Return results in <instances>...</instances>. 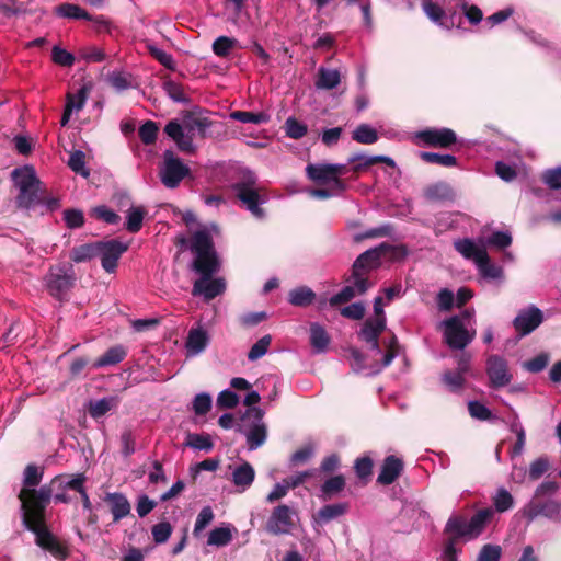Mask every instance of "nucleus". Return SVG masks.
I'll use <instances>...</instances> for the list:
<instances>
[{
    "label": "nucleus",
    "mask_w": 561,
    "mask_h": 561,
    "mask_svg": "<svg viewBox=\"0 0 561 561\" xmlns=\"http://www.w3.org/2000/svg\"><path fill=\"white\" fill-rule=\"evenodd\" d=\"M19 500L23 526L35 535L36 545L56 558H64L66 556L65 547L45 523V511L54 501L50 483H45L39 489H30L25 497L21 496Z\"/></svg>",
    "instance_id": "1"
},
{
    "label": "nucleus",
    "mask_w": 561,
    "mask_h": 561,
    "mask_svg": "<svg viewBox=\"0 0 561 561\" xmlns=\"http://www.w3.org/2000/svg\"><path fill=\"white\" fill-rule=\"evenodd\" d=\"M190 250L194 254L193 268L201 275L193 285L192 294L209 301L226 290L224 278L211 277L219 271L220 262L214 249L209 228H201L194 232Z\"/></svg>",
    "instance_id": "2"
},
{
    "label": "nucleus",
    "mask_w": 561,
    "mask_h": 561,
    "mask_svg": "<svg viewBox=\"0 0 561 561\" xmlns=\"http://www.w3.org/2000/svg\"><path fill=\"white\" fill-rule=\"evenodd\" d=\"M13 184L18 190L15 206L27 214L44 216L60 207V199L47 195L46 190L31 165L16 168L11 173Z\"/></svg>",
    "instance_id": "3"
},
{
    "label": "nucleus",
    "mask_w": 561,
    "mask_h": 561,
    "mask_svg": "<svg viewBox=\"0 0 561 561\" xmlns=\"http://www.w3.org/2000/svg\"><path fill=\"white\" fill-rule=\"evenodd\" d=\"M494 515L492 508L479 510L470 519L461 515H451L444 528V533L455 541H471L477 539L485 529Z\"/></svg>",
    "instance_id": "4"
},
{
    "label": "nucleus",
    "mask_w": 561,
    "mask_h": 561,
    "mask_svg": "<svg viewBox=\"0 0 561 561\" xmlns=\"http://www.w3.org/2000/svg\"><path fill=\"white\" fill-rule=\"evenodd\" d=\"M256 178L253 172L247 170L242 181L233 185V191L242 205L257 219L264 217L261 205L267 202V195L255 186Z\"/></svg>",
    "instance_id": "5"
},
{
    "label": "nucleus",
    "mask_w": 561,
    "mask_h": 561,
    "mask_svg": "<svg viewBox=\"0 0 561 561\" xmlns=\"http://www.w3.org/2000/svg\"><path fill=\"white\" fill-rule=\"evenodd\" d=\"M264 412L260 408L248 409L240 424V432L245 436L250 450L261 447L267 437V428L263 421Z\"/></svg>",
    "instance_id": "6"
},
{
    "label": "nucleus",
    "mask_w": 561,
    "mask_h": 561,
    "mask_svg": "<svg viewBox=\"0 0 561 561\" xmlns=\"http://www.w3.org/2000/svg\"><path fill=\"white\" fill-rule=\"evenodd\" d=\"M386 330V322L382 320H376L371 318H367L358 332V337L370 344L371 351H374L377 355H381L382 362L381 364L377 365L375 368H373L368 374H376L379 373L382 368L389 366L391 362L393 360L396 354L391 350H389L387 353L382 354L378 339L379 335Z\"/></svg>",
    "instance_id": "7"
},
{
    "label": "nucleus",
    "mask_w": 561,
    "mask_h": 561,
    "mask_svg": "<svg viewBox=\"0 0 561 561\" xmlns=\"http://www.w3.org/2000/svg\"><path fill=\"white\" fill-rule=\"evenodd\" d=\"M445 343L453 350H463L472 342L476 330L468 328L460 317H450L440 323Z\"/></svg>",
    "instance_id": "8"
},
{
    "label": "nucleus",
    "mask_w": 561,
    "mask_h": 561,
    "mask_svg": "<svg viewBox=\"0 0 561 561\" xmlns=\"http://www.w3.org/2000/svg\"><path fill=\"white\" fill-rule=\"evenodd\" d=\"M75 270L69 263H60L51 266L45 277L49 294L61 299L75 284Z\"/></svg>",
    "instance_id": "9"
},
{
    "label": "nucleus",
    "mask_w": 561,
    "mask_h": 561,
    "mask_svg": "<svg viewBox=\"0 0 561 561\" xmlns=\"http://www.w3.org/2000/svg\"><path fill=\"white\" fill-rule=\"evenodd\" d=\"M188 172V167L172 151L164 152L163 165L160 171L161 182L164 186L169 188L176 187Z\"/></svg>",
    "instance_id": "10"
},
{
    "label": "nucleus",
    "mask_w": 561,
    "mask_h": 561,
    "mask_svg": "<svg viewBox=\"0 0 561 561\" xmlns=\"http://www.w3.org/2000/svg\"><path fill=\"white\" fill-rule=\"evenodd\" d=\"M128 249V244L116 239L98 241V255L102 267L107 273H113L122 254Z\"/></svg>",
    "instance_id": "11"
},
{
    "label": "nucleus",
    "mask_w": 561,
    "mask_h": 561,
    "mask_svg": "<svg viewBox=\"0 0 561 561\" xmlns=\"http://www.w3.org/2000/svg\"><path fill=\"white\" fill-rule=\"evenodd\" d=\"M308 179L319 185H328L337 191H345L346 184L343 180H335L330 163H309L306 167Z\"/></svg>",
    "instance_id": "12"
},
{
    "label": "nucleus",
    "mask_w": 561,
    "mask_h": 561,
    "mask_svg": "<svg viewBox=\"0 0 561 561\" xmlns=\"http://www.w3.org/2000/svg\"><path fill=\"white\" fill-rule=\"evenodd\" d=\"M543 321L542 311L536 306H529L522 309L513 321L515 330L520 336H525L535 331Z\"/></svg>",
    "instance_id": "13"
},
{
    "label": "nucleus",
    "mask_w": 561,
    "mask_h": 561,
    "mask_svg": "<svg viewBox=\"0 0 561 561\" xmlns=\"http://www.w3.org/2000/svg\"><path fill=\"white\" fill-rule=\"evenodd\" d=\"M416 138L431 147L448 148L457 141L456 133L450 128H427L416 134Z\"/></svg>",
    "instance_id": "14"
},
{
    "label": "nucleus",
    "mask_w": 561,
    "mask_h": 561,
    "mask_svg": "<svg viewBox=\"0 0 561 561\" xmlns=\"http://www.w3.org/2000/svg\"><path fill=\"white\" fill-rule=\"evenodd\" d=\"M113 202L121 211H128L126 229L130 232L140 231V206H134L130 195L126 191H117Z\"/></svg>",
    "instance_id": "15"
},
{
    "label": "nucleus",
    "mask_w": 561,
    "mask_h": 561,
    "mask_svg": "<svg viewBox=\"0 0 561 561\" xmlns=\"http://www.w3.org/2000/svg\"><path fill=\"white\" fill-rule=\"evenodd\" d=\"M486 373L490 383L493 388H502L507 386L512 380L508 371L507 362L497 355H492L486 360Z\"/></svg>",
    "instance_id": "16"
},
{
    "label": "nucleus",
    "mask_w": 561,
    "mask_h": 561,
    "mask_svg": "<svg viewBox=\"0 0 561 561\" xmlns=\"http://www.w3.org/2000/svg\"><path fill=\"white\" fill-rule=\"evenodd\" d=\"M293 527V511L287 505L275 507L267 520L266 528L274 535L288 534Z\"/></svg>",
    "instance_id": "17"
},
{
    "label": "nucleus",
    "mask_w": 561,
    "mask_h": 561,
    "mask_svg": "<svg viewBox=\"0 0 561 561\" xmlns=\"http://www.w3.org/2000/svg\"><path fill=\"white\" fill-rule=\"evenodd\" d=\"M82 474L83 473H76L72 476L57 474L49 481L51 490L54 492V502L56 504H68L71 502L72 499L67 494V491H75V486L72 484L75 481H80Z\"/></svg>",
    "instance_id": "18"
},
{
    "label": "nucleus",
    "mask_w": 561,
    "mask_h": 561,
    "mask_svg": "<svg viewBox=\"0 0 561 561\" xmlns=\"http://www.w3.org/2000/svg\"><path fill=\"white\" fill-rule=\"evenodd\" d=\"M371 286L366 277H353V284L343 287L337 294L330 298V305L336 306L347 302L357 295H363Z\"/></svg>",
    "instance_id": "19"
},
{
    "label": "nucleus",
    "mask_w": 561,
    "mask_h": 561,
    "mask_svg": "<svg viewBox=\"0 0 561 561\" xmlns=\"http://www.w3.org/2000/svg\"><path fill=\"white\" fill-rule=\"evenodd\" d=\"M454 247L465 259L472 260L474 263L486 254L484 238L458 239L454 242Z\"/></svg>",
    "instance_id": "20"
},
{
    "label": "nucleus",
    "mask_w": 561,
    "mask_h": 561,
    "mask_svg": "<svg viewBox=\"0 0 561 561\" xmlns=\"http://www.w3.org/2000/svg\"><path fill=\"white\" fill-rule=\"evenodd\" d=\"M164 133L175 142L180 151L193 153L196 146L192 137L186 134L179 122L171 121L164 127Z\"/></svg>",
    "instance_id": "21"
},
{
    "label": "nucleus",
    "mask_w": 561,
    "mask_h": 561,
    "mask_svg": "<svg viewBox=\"0 0 561 561\" xmlns=\"http://www.w3.org/2000/svg\"><path fill=\"white\" fill-rule=\"evenodd\" d=\"M209 343V334L206 329L201 325L193 327L187 334L185 342L186 354L190 357L197 356L203 353Z\"/></svg>",
    "instance_id": "22"
},
{
    "label": "nucleus",
    "mask_w": 561,
    "mask_h": 561,
    "mask_svg": "<svg viewBox=\"0 0 561 561\" xmlns=\"http://www.w3.org/2000/svg\"><path fill=\"white\" fill-rule=\"evenodd\" d=\"M380 263V250L369 249L362 253L353 264L352 277H365V275L378 267Z\"/></svg>",
    "instance_id": "23"
},
{
    "label": "nucleus",
    "mask_w": 561,
    "mask_h": 561,
    "mask_svg": "<svg viewBox=\"0 0 561 561\" xmlns=\"http://www.w3.org/2000/svg\"><path fill=\"white\" fill-rule=\"evenodd\" d=\"M56 15L71 20H88L94 21L100 25H105L106 21L102 15L92 18L84 9L73 3H62L55 8Z\"/></svg>",
    "instance_id": "24"
},
{
    "label": "nucleus",
    "mask_w": 561,
    "mask_h": 561,
    "mask_svg": "<svg viewBox=\"0 0 561 561\" xmlns=\"http://www.w3.org/2000/svg\"><path fill=\"white\" fill-rule=\"evenodd\" d=\"M422 9L426 16L437 26L446 30L453 27V18H448L445 10L433 0H422Z\"/></svg>",
    "instance_id": "25"
},
{
    "label": "nucleus",
    "mask_w": 561,
    "mask_h": 561,
    "mask_svg": "<svg viewBox=\"0 0 561 561\" xmlns=\"http://www.w3.org/2000/svg\"><path fill=\"white\" fill-rule=\"evenodd\" d=\"M403 470V462L396 456H388L382 466L377 481L380 484L388 485L397 480Z\"/></svg>",
    "instance_id": "26"
},
{
    "label": "nucleus",
    "mask_w": 561,
    "mask_h": 561,
    "mask_svg": "<svg viewBox=\"0 0 561 561\" xmlns=\"http://www.w3.org/2000/svg\"><path fill=\"white\" fill-rule=\"evenodd\" d=\"M234 534H237V528L234 526L228 523L222 524L209 531L207 545L214 547L228 546L232 541Z\"/></svg>",
    "instance_id": "27"
},
{
    "label": "nucleus",
    "mask_w": 561,
    "mask_h": 561,
    "mask_svg": "<svg viewBox=\"0 0 561 561\" xmlns=\"http://www.w3.org/2000/svg\"><path fill=\"white\" fill-rule=\"evenodd\" d=\"M255 478L254 468L249 462H243L232 470V482L240 492L248 490Z\"/></svg>",
    "instance_id": "28"
},
{
    "label": "nucleus",
    "mask_w": 561,
    "mask_h": 561,
    "mask_svg": "<svg viewBox=\"0 0 561 561\" xmlns=\"http://www.w3.org/2000/svg\"><path fill=\"white\" fill-rule=\"evenodd\" d=\"M310 345L314 353L322 354L328 351L331 337L323 325L318 322L310 324Z\"/></svg>",
    "instance_id": "29"
},
{
    "label": "nucleus",
    "mask_w": 561,
    "mask_h": 561,
    "mask_svg": "<svg viewBox=\"0 0 561 561\" xmlns=\"http://www.w3.org/2000/svg\"><path fill=\"white\" fill-rule=\"evenodd\" d=\"M44 476V469L30 463L25 467L23 472V489L19 493V499L24 496L30 492V489H34L38 486L42 482Z\"/></svg>",
    "instance_id": "30"
},
{
    "label": "nucleus",
    "mask_w": 561,
    "mask_h": 561,
    "mask_svg": "<svg viewBox=\"0 0 561 561\" xmlns=\"http://www.w3.org/2000/svg\"><path fill=\"white\" fill-rule=\"evenodd\" d=\"M106 501L115 522L126 517L130 513V504L122 493H111L107 495Z\"/></svg>",
    "instance_id": "31"
},
{
    "label": "nucleus",
    "mask_w": 561,
    "mask_h": 561,
    "mask_svg": "<svg viewBox=\"0 0 561 561\" xmlns=\"http://www.w3.org/2000/svg\"><path fill=\"white\" fill-rule=\"evenodd\" d=\"M341 82L340 71L336 69H330L320 67L318 70V78L316 80V88L319 90H332L336 88Z\"/></svg>",
    "instance_id": "32"
},
{
    "label": "nucleus",
    "mask_w": 561,
    "mask_h": 561,
    "mask_svg": "<svg viewBox=\"0 0 561 561\" xmlns=\"http://www.w3.org/2000/svg\"><path fill=\"white\" fill-rule=\"evenodd\" d=\"M126 356V352L123 346L116 345L108 348L102 356H100L94 363V368L110 367L119 364Z\"/></svg>",
    "instance_id": "33"
},
{
    "label": "nucleus",
    "mask_w": 561,
    "mask_h": 561,
    "mask_svg": "<svg viewBox=\"0 0 561 561\" xmlns=\"http://www.w3.org/2000/svg\"><path fill=\"white\" fill-rule=\"evenodd\" d=\"M346 511L347 504L345 503L324 505L318 511L317 515L314 516V520L318 524H325L332 519L342 516L343 514L346 513Z\"/></svg>",
    "instance_id": "34"
},
{
    "label": "nucleus",
    "mask_w": 561,
    "mask_h": 561,
    "mask_svg": "<svg viewBox=\"0 0 561 561\" xmlns=\"http://www.w3.org/2000/svg\"><path fill=\"white\" fill-rule=\"evenodd\" d=\"M98 255V241L76 245L70 251V259L75 263L88 262Z\"/></svg>",
    "instance_id": "35"
},
{
    "label": "nucleus",
    "mask_w": 561,
    "mask_h": 561,
    "mask_svg": "<svg viewBox=\"0 0 561 561\" xmlns=\"http://www.w3.org/2000/svg\"><path fill=\"white\" fill-rule=\"evenodd\" d=\"M314 298V291L307 286L296 287L288 294V302L296 307H307L312 304Z\"/></svg>",
    "instance_id": "36"
},
{
    "label": "nucleus",
    "mask_w": 561,
    "mask_h": 561,
    "mask_svg": "<svg viewBox=\"0 0 561 561\" xmlns=\"http://www.w3.org/2000/svg\"><path fill=\"white\" fill-rule=\"evenodd\" d=\"M345 488V479L342 474L333 476L324 481L320 488V496L327 501L342 492Z\"/></svg>",
    "instance_id": "37"
},
{
    "label": "nucleus",
    "mask_w": 561,
    "mask_h": 561,
    "mask_svg": "<svg viewBox=\"0 0 561 561\" xmlns=\"http://www.w3.org/2000/svg\"><path fill=\"white\" fill-rule=\"evenodd\" d=\"M185 119L188 123V129L195 130L196 137L199 138H206L208 130L213 126L211 119L204 115H188Z\"/></svg>",
    "instance_id": "38"
},
{
    "label": "nucleus",
    "mask_w": 561,
    "mask_h": 561,
    "mask_svg": "<svg viewBox=\"0 0 561 561\" xmlns=\"http://www.w3.org/2000/svg\"><path fill=\"white\" fill-rule=\"evenodd\" d=\"M230 118L244 123V124H265L271 119L270 114L265 112H245V111H234L230 113Z\"/></svg>",
    "instance_id": "39"
},
{
    "label": "nucleus",
    "mask_w": 561,
    "mask_h": 561,
    "mask_svg": "<svg viewBox=\"0 0 561 561\" xmlns=\"http://www.w3.org/2000/svg\"><path fill=\"white\" fill-rule=\"evenodd\" d=\"M479 273L489 279H501L503 277V270L501 266L491 263L488 253L476 263Z\"/></svg>",
    "instance_id": "40"
},
{
    "label": "nucleus",
    "mask_w": 561,
    "mask_h": 561,
    "mask_svg": "<svg viewBox=\"0 0 561 561\" xmlns=\"http://www.w3.org/2000/svg\"><path fill=\"white\" fill-rule=\"evenodd\" d=\"M183 220L184 222L187 225L190 231H191V237L188 240H186L185 238H181L179 240V242L182 244V245H187V248L190 249V245H191V241H192V238H193V234L195 231H197L198 229L201 228H209V232H210V238L213 239V232L216 231V226L215 225H197L196 224V216L193 211L191 210H187L183 214Z\"/></svg>",
    "instance_id": "41"
},
{
    "label": "nucleus",
    "mask_w": 561,
    "mask_h": 561,
    "mask_svg": "<svg viewBox=\"0 0 561 561\" xmlns=\"http://www.w3.org/2000/svg\"><path fill=\"white\" fill-rule=\"evenodd\" d=\"M352 137L355 141L364 145H371L378 140L376 129L368 124L358 125L354 129Z\"/></svg>",
    "instance_id": "42"
},
{
    "label": "nucleus",
    "mask_w": 561,
    "mask_h": 561,
    "mask_svg": "<svg viewBox=\"0 0 561 561\" xmlns=\"http://www.w3.org/2000/svg\"><path fill=\"white\" fill-rule=\"evenodd\" d=\"M420 157L423 161L432 164H438L446 168H453L457 165V158L453 154L422 151Z\"/></svg>",
    "instance_id": "43"
},
{
    "label": "nucleus",
    "mask_w": 561,
    "mask_h": 561,
    "mask_svg": "<svg viewBox=\"0 0 561 561\" xmlns=\"http://www.w3.org/2000/svg\"><path fill=\"white\" fill-rule=\"evenodd\" d=\"M538 514L546 516L549 519L560 520L561 519V504L557 501H547L540 505V507L529 514V518L533 519Z\"/></svg>",
    "instance_id": "44"
},
{
    "label": "nucleus",
    "mask_w": 561,
    "mask_h": 561,
    "mask_svg": "<svg viewBox=\"0 0 561 561\" xmlns=\"http://www.w3.org/2000/svg\"><path fill=\"white\" fill-rule=\"evenodd\" d=\"M91 216L107 224L118 225L121 217L106 205H99L91 209Z\"/></svg>",
    "instance_id": "45"
},
{
    "label": "nucleus",
    "mask_w": 561,
    "mask_h": 561,
    "mask_svg": "<svg viewBox=\"0 0 561 561\" xmlns=\"http://www.w3.org/2000/svg\"><path fill=\"white\" fill-rule=\"evenodd\" d=\"M62 219L68 229H79L84 225V215L81 209L67 208L62 211Z\"/></svg>",
    "instance_id": "46"
},
{
    "label": "nucleus",
    "mask_w": 561,
    "mask_h": 561,
    "mask_svg": "<svg viewBox=\"0 0 561 561\" xmlns=\"http://www.w3.org/2000/svg\"><path fill=\"white\" fill-rule=\"evenodd\" d=\"M468 411L470 416L478 421H492L495 419L491 410L477 400L468 402Z\"/></svg>",
    "instance_id": "47"
},
{
    "label": "nucleus",
    "mask_w": 561,
    "mask_h": 561,
    "mask_svg": "<svg viewBox=\"0 0 561 561\" xmlns=\"http://www.w3.org/2000/svg\"><path fill=\"white\" fill-rule=\"evenodd\" d=\"M68 165L75 173L80 174L83 178H88L90 175V172L85 167V153L82 150H75L71 152Z\"/></svg>",
    "instance_id": "48"
},
{
    "label": "nucleus",
    "mask_w": 561,
    "mask_h": 561,
    "mask_svg": "<svg viewBox=\"0 0 561 561\" xmlns=\"http://www.w3.org/2000/svg\"><path fill=\"white\" fill-rule=\"evenodd\" d=\"M186 446L196 450L209 451L213 449L214 444L208 434H188L186 438Z\"/></svg>",
    "instance_id": "49"
},
{
    "label": "nucleus",
    "mask_w": 561,
    "mask_h": 561,
    "mask_svg": "<svg viewBox=\"0 0 561 561\" xmlns=\"http://www.w3.org/2000/svg\"><path fill=\"white\" fill-rule=\"evenodd\" d=\"M442 381L449 391L458 392L465 383V375L456 370H448L443 374Z\"/></svg>",
    "instance_id": "50"
},
{
    "label": "nucleus",
    "mask_w": 561,
    "mask_h": 561,
    "mask_svg": "<svg viewBox=\"0 0 561 561\" xmlns=\"http://www.w3.org/2000/svg\"><path fill=\"white\" fill-rule=\"evenodd\" d=\"M163 89L168 96L172 99L174 102L183 104L190 102V99L185 94L184 89L180 83L172 80H168L163 83Z\"/></svg>",
    "instance_id": "51"
},
{
    "label": "nucleus",
    "mask_w": 561,
    "mask_h": 561,
    "mask_svg": "<svg viewBox=\"0 0 561 561\" xmlns=\"http://www.w3.org/2000/svg\"><path fill=\"white\" fill-rule=\"evenodd\" d=\"M215 515L210 506H204L196 517L193 535L198 537L202 531L214 520Z\"/></svg>",
    "instance_id": "52"
},
{
    "label": "nucleus",
    "mask_w": 561,
    "mask_h": 561,
    "mask_svg": "<svg viewBox=\"0 0 561 561\" xmlns=\"http://www.w3.org/2000/svg\"><path fill=\"white\" fill-rule=\"evenodd\" d=\"M238 44V41L228 36H219L213 43V51L219 57H226L229 55Z\"/></svg>",
    "instance_id": "53"
},
{
    "label": "nucleus",
    "mask_w": 561,
    "mask_h": 561,
    "mask_svg": "<svg viewBox=\"0 0 561 561\" xmlns=\"http://www.w3.org/2000/svg\"><path fill=\"white\" fill-rule=\"evenodd\" d=\"M485 248L493 247L496 249H505L512 243V236L507 231H494L488 238H484Z\"/></svg>",
    "instance_id": "54"
},
{
    "label": "nucleus",
    "mask_w": 561,
    "mask_h": 561,
    "mask_svg": "<svg viewBox=\"0 0 561 561\" xmlns=\"http://www.w3.org/2000/svg\"><path fill=\"white\" fill-rule=\"evenodd\" d=\"M307 125L295 117H288L285 122V131L289 138L300 139L307 134Z\"/></svg>",
    "instance_id": "55"
},
{
    "label": "nucleus",
    "mask_w": 561,
    "mask_h": 561,
    "mask_svg": "<svg viewBox=\"0 0 561 561\" xmlns=\"http://www.w3.org/2000/svg\"><path fill=\"white\" fill-rule=\"evenodd\" d=\"M511 431L516 434V443L512 449V456H519L524 451L526 443V433L518 420H515L511 424Z\"/></svg>",
    "instance_id": "56"
},
{
    "label": "nucleus",
    "mask_w": 561,
    "mask_h": 561,
    "mask_svg": "<svg viewBox=\"0 0 561 561\" xmlns=\"http://www.w3.org/2000/svg\"><path fill=\"white\" fill-rule=\"evenodd\" d=\"M502 557V548L499 545H483L477 556L476 561H500Z\"/></svg>",
    "instance_id": "57"
},
{
    "label": "nucleus",
    "mask_w": 561,
    "mask_h": 561,
    "mask_svg": "<svg viewBox=\"0 0 561 561\" xmlns=\"http://www.w3.org/2000/svg\"><path fill=\"white\" fill-rule=\"evenodd\" d=\"M147 48L150 53V55L158 60L161 65H163L169 70L175 69V61L173 60V57L164 51L163 49L157 47L156 45L148 44Z\"/></svg>",
    "instance_id": "58"
},
{
    "label": "nucleus",
    "mask_w": 561,
    "mask_h": 561,
    "mask_svg": "<svg viewBox=\"0 0 561 561\" xmlns=\"http://www.w3.org/2000/svg\"><path fill=\"white\" fill-rule=\"evenodd\" d=\"M271 341L272 339L270 335H264L256 343H254L248 353L249 360L254 362L263 357L267 353Z\"/></svg>",
    "instance_id": "59"
},
{
    "label": "nucleus",
    "mask_w": 561,
    "mask_h": 561,
    "mask_svg": "<svg viewBox=\"0 0 561 561\" xmlns=\"http://www.w3.org/2000/svg\"><path fill=\"white\" fill-rule=\"evenodd\" d=\"M211 397L206 392H202L195 396L192 408L196 415H205L211 408Z\"/></svg>",
    "instance_id": "60"
},
{
    "label": "nucleus",
    "mask_w": 561,
    "mask_h": 561,
    "mask_svg": "<svg viewBox=\"0 0 561 561\" xmlns=\"http://www.w3.org/2000/svg\"><path fill=\"white\" fill-rule=\"evenodd\" d=\"M459 7L461 8L469 23L477 25L483 20V13L477 5L469 4L465 0H460Z\"/></svg>",
    "instance_id": "61"
},
{
    "label": "nucleus",
    "mask_w": 561,
    "mask_h": 561,
    "mask_svg": "<svg viewBox=\"0 0 561 561\" xmlns=\"http://www.w3.org/2000/svg\"><path fill=\"white\" fill-rule=\"evenodd\" d=\"M493 503L497 512H505L513 506L514 501L511 493L502 488L496 492Z\"/></svg>",
    "instance_id": "62"
},
{
    "label": "nucleus",
    "mask_w": 561,
    "mask_h": 561,
    "mask_svg": "<svg viewBox=\"0 0 561 561\" xmlns=\"http://www.w3.org/2000/svg\"><path fill=\"white\" fill-rule=\"evenodd\" d=\"M51 59L55 64L62 67H70L75 62V56L59 46L53 47Z\"/></svg>",
    "instance_id": "63"
},
{
    "label": "nucleus",
    "mask_w": 561,
    "mask_h": 561,
    "mask_svg": "<svg viewBox=\"0 0 561 561\" xmlns=\"http://www.w3.org/2000/svg\"><path fill=\"white\" fill-rule=\"evenodd\" d=\"M542 181L551 190L561 188V167L546 170L542 173Z\"/></svg>",
    "instance_id": "64"
}]
</instances>
